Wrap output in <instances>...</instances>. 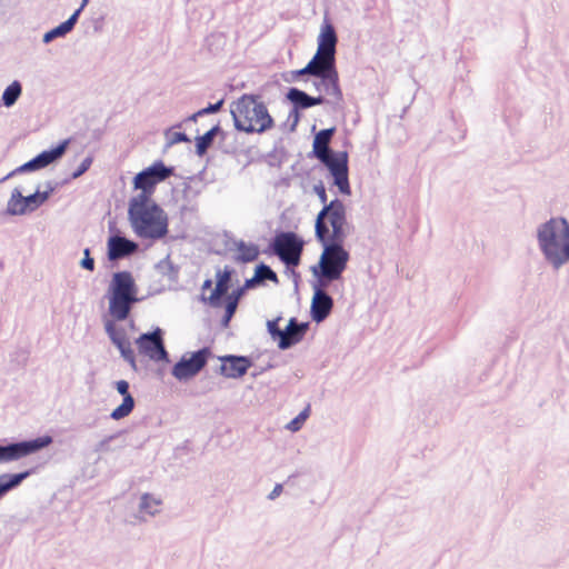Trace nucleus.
<instances>
[{"label": "nucleus", "instance_id": "obj_19", "mask_svg": "<svg viewBox=\"0 0 569 569\" xmlns=\"http://www.w3.org/2000/svg\"><path fill=\"white\" fill-rule=\"evenodd\" d=\"M129 382L126 380H119L116 382V389L123 397V399L121 405L111 411V419L120 420L128 417L132 412L136 401L132 395L129 392Z\"/></svg>", "mask_w": 569, "mask_h": 569}, {"label": "nucleus", "instance_id": "obj_24", "mask_svg": "<svg viewBox=\"0 0 569 569\" xmlns=\"http://www.w3.org/2000/svg\"><path fill=\"white\" fill-rule=\"evenodd\" d=\"M69 143H70L69 139L62 140L57 147H54L50 150H44V151L40 152L39 154H37L34 157V159L39 166V169H43V168L48 167L49 164L61 159L62 156L66 153Z\"/></svg>", "mask_w": 569, "mask_h": 569}, {"label": "nucleus", "instance_id": "obj_14", "mask_svg": "<svg viewBox=\"0 0 569 569\" xmlns=\"http://www.w3.org/2000/svg\"><path fill=\"white\" fill-rule=\"evenodd\" d=\"M104 329L112 343L120 351L121 357L130 365L134 371H137L138 368L136 363V356L130 346V342L127 341L124 330L118 329L112 320L106 321Z\"/></svg>", "mask_w": 569, "mask_h": 569}, {"label": "nucleus", "instance_id": "obj_42", "mask_svg": "<svg viewBox=\"0 0 569 569\" xmlns=\"http://www.w3.org/2000/svg\"><path fill=\"white\" fill-rule=\"evenodd\" d=\"M119 433H114V435H111V436H108L106 438H103L102 440H100L96 446H94V451L96 452H109L111 449H110V442L116 439L118 437Z\"/></svg>", "mask_w": 569, "mask_h": 569}, {"label": "nucleus", "instance_id": "obj_48", "mask_svg": "<svg viewBox=\"0 0 569 569\" xmlns=\"http://www.w3.org/2000/svg\"><path fill=\"white\" fill-rule=\"evenodd\" d=\"M190 139L184 132H173L169 139L170 144H176L180 142H189Z\"/></svg>", "mask_w": 569, "mask_h": 569}, {"label": "nucleus", "instance_id": "obj_37", "mask_svg": "<svg viewBox=\"0 0 569 569\" xmlns=\"http://www.w3.org/2000/svg\"><path fill=\"white\" fill-rule=\"evenodd\" d=\"M70 31L64 27L63 23H60L56 28L49 30L43 34L42 42L43 43H50L57 38H63L66 37Z\"/></svg>", "mask_w": 569, "mask_h": 569}, {"label": "nucleus", "instance_id": "obj_32", "mask_svg": "<svg viewBox=\"0 0 569 569\" xmlns=\"http://www.w3.org/2000/svg\"><path fill=\"white\" fill-rule=\"evenodd\" d=\"M311 273L315 278V281L312 282V289H313V292H317V291H320V292H326V288L332 282V281H336V280H339V278H327L325 277L320 270L312 266L311 267Z\"/></svg>", "mask_w": 569, "mask_h": 569}, {"label": "nucleus", "instance_id": "obj_33", "mask_svg": "<svg viewBox=\"0 0 569 569\" xmlns=\"http://www.w3.org/2000/svg\"><path fill=\"white\" fill-rule=\"evenodd\" d=\"M322 64H320L318 61H316L313 58L303 67L302 69L295 70L291 72L292 80H297L299 77L302 76H312L315 78L318 77V74L321 72Z\"/></svg>", "mask_w": 569, "mask_h": 569}, {"label": "nucleus", "instance_id": "obj_29", "mask_svg": "<svg viewBox=\"0 0 569 569\" xmlns=\"http://www.w3.org/2000/svg\"><path fill=\"white\" fill-rule=\"evenodd\" d=\"M236 247L239 251L236 260L239 262H251L254 261L259 256V248L254 243H246L244 241L240 240L236 243Z\"/></svg>", "mask_w": 569, "mask_h": 569}, {"label": "nucleus", "instance_id": "obj_25", "mask_svg": "<svg viewBox=\"0 0 569 569\" xmlns=\"http://www.w3.org/2000/svg\"><path fill=\"white\" fill-rule=\"evenodd\" d=\"M141 192L132 197L129 201L128 216L134 214L139 211L149 210L152 204H157L151 200V196L154 192L152 189L139 188Z\"/></svg>", "mask_w": 569, "mask_h": 569}, {"label": "nucleus", "instance_id": "obj_20", "mask_svg": "<svg viewBox=\"0 0 569 569\" xmlns=\"http://www.w3.org/2000/svg\"><path fill=\"white\" fill-rule=\"evenodd\" d=\"M333 308V299L327 292H313L311 300L310 315L317 323L328 318Z\"/></svg>", "mask_w": 569, "mask_h": 569}, {"label": "nucleus", "instance_id": "obj_5", "mask_svg": "<svg viewBox=\"0 0 569 569\" xmlns=\"http://www.w3.org/2000/svg\"><path fill=\"white\" fill-rule=\"evenodd\" d=\"M134 233L142 239H161L168 233V216L159 204L128 216Z\"/></svg>", "mask_w": 569, "mask_h": 569}, {"label": "nucleus", "instance_id": "obj_9", "mask_svg": "<svg viewBox=\"0 0 569 569\" xmlns=\"http://www.w3.org/2000/svg\"><path fill=\"white\" fill-rule=\"evenodd\" d=\"M211 351L204 347L194 352L183 355L172 367L171 375L181 382L194 378L207 365Z\"/></svg>", "mask_w": 569, "mask_h": 569}, {"label": "nucleus", "instance_id": "obj_10", "mask_svg": "<svg viewBox=\"0 0 569 569\" xmlns=\"http://www.w3.org/2000/svg\"><path fill=\"white\" fill-rule=\"evenodd\" d=\"M319 161L326 166L330 174L333 177V183L338 187L342 194L351 193L349 183L348 153L346 151L332 152L325 156Z\"/></svg>", "mask_w": 569, "mask_h": 569}, {"label": "nucleus", "instance_id": "obj_11", "mask_svg": "<svg viewBox=\"0 0 569 569\" xmlns=\"http://www.w3.org/2000/svg\"><path fill=\"white\" fill-rule=\"evenodd\" d=\"M136 345L139 352L149 359L153 361H169V353L163 342V331L160 328L140 335L136 340Z\"/></svg>", "mask_w": 569, "mask_h": 569}, {"label": "nucleus", "instance_id": "obj_22", "mask_svg": "<svg viewBox=\"0 0 569 569\" xmlns=\"http://www.w3.org/2000/svg\"><path fill=\"white\" fill-rule=\"evenodd\" d=\"M231 281V270L226 268L222 272L218 271L217 273V283L214 290L211 292L209 297L201 296V300L203 302H208L212 307L220 306V299L224 296L229 290V284Z\"/></svg>", "mask_w": 569, "mask_h": 569}, {"label": "nucleus", "instance_id": "obj_53", "mask_svg": "<svg viewBox=\"0 0 569 569\" xmlns=\"http://www.w3.org/2000/svg\"><path fill=\"white\" fill-rule=\"evenodd\" d=\"M7 475H0V499L8 492L4 486Z\"/></svg>", "mask_w": 569, "mask_h": 569}, {"label": "nucleus", "instance_id": "obj_30", "mask_svg": "<svg viewBox=\"0 0 569 569\" xmlns=\"http://www.w3.org/2000/svg\"><path fill=\"white\" fill-rule=\"evenodd\" d=\"M22 93V86L18 80L12 81L3 91L1 101L7 108L12 107Z\"/></svg>", "mask_w": 569, "mask_h": 569}, {"label": "nucleus", "instance_id": "obj_15", "mask_svg": "<svg viewBox=\"0 0 569 569\" xmlns=\"http://www.w3.org/2000/svg\"><path fill=\"white\" fill-rule=\"evenodd\" d=\"M318 74L319 84L322 86V92L330 97L333 103L343 100V94L339 84V74L336 66H322Z\"/></svg>", "mask_w": 569, "mask_h": 569}, {"label": "nucleus", "instance_id": "obj_8", "mask_svg": "<svg viewBox=\"0 0 569 569\" xmlns=\"http://www.w3.org/2000/svg\"><path fill=\"white\" fill-rule=\"evenodd\" d=\"M51 436H42L36 439L0 443V465L9 463L28 457L52 443Z\"/></svg>", "mask_w": 569, "mask_h": 569}, {"label": "nucleus", "instance_id": "obj_47", "mask_svg": "<svg viewBox=\"0 0 569 569\" xmlns=\"http://www.w3.org/2000/svg\"><path fill=\"white\" fill-rule=\"evenodd\" d=\"M80 13V10H76L64 22H62L70 32L73 30L76 23L78 22Z\"/></svg>", "mask_w": 569, "mask_h": 569}, {"label": "nucleus", "instance_id": "obj_38", "mask_svg": "<svg viewBox=\"0 0 569 569\" xmlns=\"http://www.w3.org/2000/svg\"><path fill=\"white\" fill-rule=\"evenodd\" d=\"M309 407L305 408L296 418H293L288 425L287 429L296 432L301 429L302 423L307 420L309 417Z\"/></svg>", "mask_w": 569, "mask_h": 569}, {"label": "nucleus", "instance_id": "obj_59", "mask_svg": "<svg viewBox=\"0 0 569 569\" xmlns=\"http://www.w3.org/2000/svg\"><path fill=\"white\" fill-rule=\"evenodd\" d=\"M136 518L139 520V521H146L144 517L141 516V515H137Z\"/></svg>", "mask_w": 569, "mask_h": 569}, {"label": "nucleus", "instance_id": "obj_39", "mask_svg": "<svg viewBox=\"0 0 569 569\" xmlns=\"http://www.w3.org/2000/svg\"><path fill=\"white\" fill-rule=\"evenodd\" d=\"M237 307H238L237 306V298L229 297L228 301H227V305H226V312H224V316H223V318L221 320V326L222 327H228L229 326V322H230L231 318L236 313Z\"/></svg>", "mask_w": 569, "mask_h": 569}, {"label": "nucleus", "instance_id": "obj_27", "mask_svg": "<svg viewBox=\"0 0 569 569\" xmlns=\"http://www.w3.org/2000/svg\"><path fill=\"white\" fill-rule=\"evenodd\" d=\"M221 131L219 124L213 126L204 134L196 138V153L202 157L207 150L212 146L216 136Z\"/></svg>", "mask_w": 569, "mask_h": 569}, {"label": "nucleus", "instance_id": "obj_26", "mask_svg": "<svg viewBox=\"0 0 569 569\" xmlns=\"http://www.w3.org/2000/svg\"><path fill=\"white\" fill-rule=\"evenodd\" d=\"M6 213L8 216H24L27 209L23 206V194L19 188L11 191L10 198L7 202Z\"/></svg>", "mask_w": 569, "mask_h": 569}, {"label": "nucleus", "instance_id": "obj_28", "mask_svg": "<svg viewBox=\"0 0 569 569\" xmlns=\"http://www.w3.org/2000/svg\"><path fill=\"white\" fill-rule=\"evenodd\" d=\"M161 503L162 500L160 498H157L151 493H143L140 497L139 512L154 517L160 512L159 507L161 506Z\"/></svg>", "mask_w": 569, "mask_h": 569}, {"label": "nucleus", "instance_id": "obj_23", "mask_svg": "<svg viewBox=\"0 0 569 569\" xmlns=\"http://www.w3.org/2000/svg\"><path fill=\"white\" fill-rule=\"evenodd\" d=\"M336 128H328L320 130L313 139L312 143V152L313 156L319 160L322 159L325 156H328L332 152H335L332 149H330V141L335 134Z\"/></svg>", "mask_w": 569, "mask_h": 569}, {"label": "nucleus", "instance_id": "obj_46", "mask_svg": "<svg viewBox=\"0 0 569 569\" xmlns=\"http://www.w3.org/2000/svg\"><path fill=\"white\" fill-rule=\"evenodd\" d=\"M288 121L290 122V131H295L300 121V112L298 109L292 108L288 114Z\"/></svg>", "mask_w": 569, "mask_h": 569}, {"label": "nucleus", "instance_id": "obj_35", "mask_svg": "<svg viewBox=\"0 0 569 569\" xmlns=\"http://www.w3.org/2000/svg\"><path fill=\"white\" fill-rule=\"evenodd\" d=\"M31 473H32V470H26V471H22L19 473H13V475L6 473L7 477L4 479V486H6L7 491L9 492L10 490L19 487L21 485V482L24 479H27Z\"/></svg>", "mask_w": 569, "mask_h": 569}, {"label": "nucleus", "instance_id": "obj_58", "mask_svg": "<svg viewBox=\"0 0 569 569\" xmlns=\"http://www.w3.org/2000/svg\"><path fill=\"white\" fill-rule=\"evenodd\" d=\"M88 3L89 0H82L80 7L77 10H80V12H82V10L86 8Z\"/></svg>", "mask_w": 569, "mask_h": 569}, {"label": "nucleus", "instance_id": "obj_54", "mask_svg": "<svg viewBox=\"0 0 569 569\" xmlns=\"http://www.w3.org/2000/svg\"><path fill=\"white\" fill-rule=\"evenodd\" d=\"M243 291H244V288H239V289L234 290L230 297L237 298V302H238L241 295L243 293Z\"/></svg>", "mask_w": 569, "mask_h": 569}, {"label": "nucleus", "instance_id": "obj_16", "mask_svg": "<svg viewBox=\"0 0 569 569\" xmlns=\"http://www.w3.org/2000/svg\"><path fill=\"white\" fill-rule=\"evenodd\" d=\"M221 365L218 369L219 373L226 378L237 379L244 376L252 366L251 360L244 356L228 355L220 357Z\"/></svg>", "mask_w": 569, "mask_h": 569}, {"label": "nucleus", "instance_id": "obj_12", "mask_svg": "<svg viewBox=\"0 0 569 569\" xmlns=\"http://www.w3.org/2000/svg\"><path fill=\"white\" fill-rule=\"evenodd\" d=\"M337 42L338 37L333 26L326 23L321 28L317 52L312 58L322 66H336Z\"/></svg>", "mask_w": 569, "mask_h": 569}, {"label": "nucleus", "instance_id": "obj_2", "mask_svg": "<svg viewBox=\"0 0 569 569\" xmlns=\"http://www.w3.org/2000/svg\"><path fill=\"white\" fill-rule=\"evenodd\" d=\"M234 128L247 133H262L273 127V119L258 96L243 94L231 107Z\"/></svg>", "mask_w": 569, "mask_h": 569}, {"label": "nucleus", "instance_id": "obj_21", "mask_svg": "<svg viewBox=\"0 0 569 569\" xmlns=\"http://www.w3.org/2000/svg\"><path fill=\"white\" fill-rule=\"evenodd\" d=\"M287 99L298 110L308 109L315 106L328 102L323 96L312 97L298 88H290L287 92Z\"/></svg>", "mask_w": 569, "mask_h": 569}, {"label": "nucleus", "instance_id": "obj_17", "mask_svg": "<svg viewBox=\"0 0 569 569\" xmlns=\"http://www.w3.org/2000/svg\"><path fill=\"white\" fill-rule=\"evenodd\" d=\"M308 328V322H299L296 318H291L286 328L281 330L278 348L287 350L299 343L306 336Z\"/></svg>", "mask_w": 569, "mask_h": 569}, {"label": "nucleus", "instance_id": "obj_1", "mask_svg": "<svg viewBox=\"0 0 569 569\" xmlns=\"http://www.w3.org/2000/svg\"><path fill=\"white\" fill-rule=\"evenodd\" d=\"M538 249L545 262L558 271L569 263V221L551 217L536 228Z\"/></svg>", "mask_w": 569, "mask_h": 569}, {"label": "nucleus", "instance_id": "obj_45", "mask_svg": "<svg viewBox=\"0 0 569 569\" xmlns=\"http://www.w3.org/2000/svg\"><path fill=\"white\" fill-rule=\"evenodd\" d=\"M313 191L318 196L320 202L323 204V207L326 204H328V198H327V192H326V188L323 186L322 182H319L317 184L313 186Z\"/></svg>", "mask_w": 569, "mask_h": 569}, {"label": "nucleus", "instance_id": "obj_56", "mask_svg": "<svg viewBox=\"0 0 569 569\" xmlns=\"http://www.w3.org/2000/svg\"><path fill=\"white\" fill-rule=\"evenodd\" d=\"M199 117H201V114H198V111H197V112H194L193 114L189 116V117L187 118V121H197V119H198Z\"/></svg>", "mask_w": 569, "mask_h": 569}, {"label": "nucleus", "instance_id": "obj_43", "mask_svg": "<svg viewBox=\"0 0 569 569\" xmlns=\"http://www.w3.org/2000/svg\"><path fill=\"white\" fill-rule=\"evenodd\" d=\"M83 256L84 257L80 261L81 268L89 270V271H93L94 270V260H93V258L90 257L89 248H86L83 250Z\"/></svg>", "mask_w": 569, "mask_h": 569}, {"label": "nucleus", "instance_id": "obj_31", "mask_svg": "<svg viewBox=\"0 0 569 569\" xmlns=\"http://www.w3.org/2000/svg\"><path fill=\"white\" fill-rule=\"evenodd\" d=\"M48 200V193H40L37 190L34 193L23 196V206L27 209V213L36 211Z\"/></svg>", "mask_w": 569, "mask_h": 569}, {"label": "nucleus", "instance_id": "obj_51", "mask_svg": "<svg viewBox=\"0 0 569 569\" xmlns=\"http://www.w3.org/2000/svg\"><path fill=\"white\" fill-rule=\"evenodd\" d=\"M259 284H260L259 279L257 278V276L254 273L252 278L247 279L244 281V284L242 288H244V290H246V289L254 288L256 286H259Z\"/></svg>", "mask_w": 569, "mask_h": 569}, {"label": "nucleus", "instance_id": "obj_55", "mask_svg": "<svg viewBox=\"0 0 569 569\" xmlns=\"http://www.w3.org/2000/svg\"><path fill=\"white\" fill-rule=\"evenodd\" d=\"M211 286H212V281L210 279H207V280H204V282L202 284V290L210 289Z\"/></svg>", "mask_w": 569, "mask_h": 569}, {"label": "nucleus", "instance_id": "obj_57", "mask_svg": "<svg viewBox=\"0 0 569 569\" xmlns=\"http://www.w3.org/2000/svg\"><path fill=\"white\" fill-rule=\"evenodd\" d=\"M313 87L317 91L322 92V86L319 84V79L313 82Z\"/></svg>", "mask_w": 569, "mask_h": 569}, {"label": "nucleus", "instance_id": "obj_4", "mask_svg": "<svg viewBox=\"0 0 569 569\" xmlns=\"http://www.w3.org/2000/svg\"><path fill=\"white\" fill-rule=\"evenodd\" d=\"M346 224V206L336 198L319 211L315 223L316 238L317 240H345L347 237Z\"/></svg>", "mask_w": 569, "mask_h": 569}, {"label": "nucleus", "instance_id": "obj_13", "mask_svg": "<svg viewBox=\"0 0 569 569\" xmlns=\"http://www.w3.org/2000/svg\"><path fill=\"white\" fill-rule=\"evenodd\" d=\"M173 174V167H167L161 160L143 169L133 179L134 188H148L154 191L157 183Z\"/></svg>", "mask_w": 569, "mask_h": 569}, {"label": "nucleus", "instance_id": "obj_41", "mask_svg": "<svg viewBox=\"0 0 569 569\" xmlns=\"http://www.w3.org/2000/svg\"><path fill=\"white\" fill-rule=\"evenodd\" d=\"M92 161V157H86L80 163V166L71 173V179H77L81 177L84 172H87L91 167Z\"/></svg>", "mask_w": 569, "mask_h": 569}, {"label": "nucleus", "instance_id": "obj_34", "mask_svg": "<svg viewBox=\"0 0 569 569\" xmlns=\"http://www.w3.org/2000/svg\"><path fill=\"white\" fill-rule=\"evenodd\" d=\"M254 273L259 279L260 284H262L266 280L272 281L274 283L279 282L277 273L268 264L263 262L259 263L256 267Z\"/></svg>", "mask_w": 569, "mask_h": 569}, {"label": "nucleus", "instance_id": "obj_3", "mask_svg": "<svg viewBox=\"0 0 569 569\" xmlns=\"http://www.w3.org/2000/svg\"><path fill=\"white\" fill-rule=\"evenodd\" d=\"M109 315L117 321L126 320L134 303L139 302L138 286L130 271H118L112 274L108 288Z\"/></svg>", "mask_w": 569, "mask_h": 569}, {"label": "nucleus", "instance_id": "obj_50", "mask_svg": "<svg viewBox=\"0 0 569 569\" xmlns=\"http://www.w3.org/2000/svg\"><path fill=\"white\" fill-rule=\"evenodd\" d=\"M46 188L47 189H44V191H40V193H48V199H49L50 196L57 190L58 183L54 181H47Z\"/></svg>", "mask_w": 569, "mask_h": 569}, {"label": "nucleus", "instance_id": "obj_36", "mask_svg": "<svg viewBox=\"0 0 569 569\" xmlns=\"http://www.w3.org/2000/svg\"><path fill=\"white\" fill-rule=\"evenodd\" d=\"M40 170L34 158L9 172L1 181L8 180L17 174Z\"/></svg>", "mask_w": 569, "mask_h": 569}, {"label": "nucleus", "instance_id": "obj_44", "mask_svg": "<svg viewBox=\"0 0 569 569\" xmlns=\"http://www.w3.org/2000/svg\"><path fill=\"white\" fill-rule=\"evenodd\" d=\"M222 106H223V100L221 99L218 102L210 103L208 107L199 110L198 114H201V117H202V116H206V114H209V113H216V112L220 111Z\"/></svg>", "mask_w": 569, "mask_h": 569}, {"label": "nucleus", "instance_id": "obj_7", "mask_svg": "<svg viewBox=\"0 0 569 569\" xmlns=\"http://www.w3.org/2000/svg\"><path fill=\"white\" fill-rule=\"evenodd\" d=\"M271 249L287 267H297L300 262L303 241L295 232H280L273 238Z\"/></svg>", "mask_w": 569, "mask_h": 569}, {"label": "nucleus", "instance_id": "obj_52", "mask_svg": "<svg viewBox=\"0 0 569 569\" xmlns=\"http://www.w3.org/2000/svg\"><path fill=\"white\" fill-rule=\"evenodd\" d=\"M157 268L160 269L163 274L167 273L164 269L173 270V267L169 260H162L161 262L158 263Z\"/></svg>", "mask_w": 569, "mask_h": 569}, {"label": "nucleus", "instance_id": "obj_18", "mask_svg": "<svg viewBox=\"0 0 569 569\" xmlns=\"http://www.w3.org/2000/svg\"><path fill=\"white\" fill-rule=\"evenodd\" d=\"M138 243L122 236H111L108 240V259L116 261L133 254Z\"/></svg>", "mask_w": 569, "mask_h": 569}, {"label": "nucleus", "instance_id": "obj_49", "mask_svg": "<svg viewBox=\"0 0 569 569\" xmlns=\"http://www.w3.org/2000/svg\"><path fill=\"white\" fill-rule=\"evenodd\" d=\"M282 490H283L282 485H281V483H277V485L273 487V489L271 490V492L268 495V499H269V500H274V499H277V498L281 495Z\"/></svg>", "mask_w": 569, "mask_h": 569}, {"label": "nucleus", "instance_id": "obj_6", "mask_svg": "<svg viewBox=\"0 0 569 569\" xmlns=\"http://www.w3.org/2000/svg\"><path fill=\"white\" fill-rule=\"evenodd\" d=\"M322 244L317 267L327 278H341L349 261V252L343 248L345 240H318Z\"/></svg>", "mask_w": 569, "mask_h": 569}, {"label": "nucleus", "instance_id": "obj_40", "mask_svg": "<svg viewBox=\"0 0 569 569\" xmlns=\"http://www.w3.org/2000/svg\"><path fill=\"white\" fill-rule=\"evenodd\" d=\"M280 320H281V317H278L273 320L267 321V330L273 340H279V338L281 336L282 329H280L278 326Z\"/></svg>", "mask_w": 569, "mask_h": 569}]
</instances>
